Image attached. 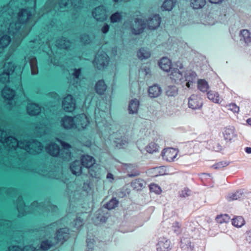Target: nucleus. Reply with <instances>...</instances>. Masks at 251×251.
Segmentation results:
<instances>
[{
    "label": "nucleus",
    "mask_w": 251,
    "mask_h": 251,
    "mask_svg": "<svg viewBox=\"0 0 251 251\" xmlns=\"http://www.w3.org/2000/svg\"><path fill=\"white\" fill-rule=\"evenodd\" d=\"M5 9V8H3V12L0 17V22L3 20L2 23L0 24V32L7 31L9 34L16 36L18 39L26 36L29 30L25 33H23L20 29L22 24L30 20L33 10L31 8L21 9L16 17L17 21L14 23L11 21L14 17L13 15L10 14L11 10L8 9V11L7 12Z\"/></svg>",
    "instance_id": "nucleus-1"
},
{
    "label": "nucleus",
    "mask_w": 251,
    "mask_h": 251,
    "mask_svg": "<svg viewBox=\"0 0 251 251\" xmlns=\"http://www.w3.org/2000/svg\"><path fill=\"white\" fill-rule=\"evenodd\" d=\"M9 141L10 144L12 143L11 146L15 148L14 150L24 149L30 154L39 153L43 149L41 143L36 140H33L31 142L27 141H18L15 138L10 137L7 142Z\"/></svg>",
    "instance_id": "nucleus-2"
},
{
    "label": "nucleus",
    "mask_w": 251,
    "mask_h": 251,
    "mask_svg": "<svg viewBox=\"0 0 251 251\" xmlns=\"http://www.w3.org/2000/svg\"><path fill=\"white\" fill-rule=\"evenodd\" d=\"M58 141L61 145L63 150L60 151L57 145L50 144L46 148L47 152L53 156L59 155L63 159L69 160L71 157V152L69 151L71 147L70 145L61 140H58Z\"/></svg>",
    "instance_id": "nucleus-3"
},
{
    "label": "nucleus",
    "mask_w": 251,
    "mask_h": 251,
    "mask_svg": "<svg viewBox=\"0 0 251 251\" xmlns=\"http://www.w3.org/2000/svg\"><path fill=\"white\" fill-rule=\"evenodd\" d=\"M14 69L15 66L13 63H5L3 66V72L0 74V82L3 83L8 82L9 76L14 72Z\"/></svg>",
    "instance_id": "nucleus-4"
},
{
    "label": "nucleus",
    "mask_w": 251,
    "mask_h": 251,
    "mask_svg": "<svg viewBox=\"0 0 251 251\" xmlns=\"http://www.w3.org/2000/svg\"><path fill=\"white\" fill-rule=\"evenodd\" d=\"M93 63L98 69H103L108 64V56L104 52H99L96 55Z\"/></svg>",
    "instance_id": "nucleus-5"
},
{
    "label": "nucleus",
    "mask_w": 251,
    "mask_h": 251,
    "mask_svg": "<svg viewBox=\"0 0 251 251\" xmlns=\"http://www.w3.org/2000/svg\"><path fill=\"white\" fill-rule=\"evenodd\" d=\"M177 67L178 68H174L172 70L171 74L170 75V78L176 83H183L184 82V77H183V71L181 70L183 69V66L181 63H178Z\"/></svg>",
    "instance_id": "nucleus-6"
},
{
    "label": "nucleus",
    "mask_w": 251,
    "mask_h": 251,
    "mask_svg": "<svg viewBox=\"0 0 251 251\" xmlns=\"http://www.w3.org/2000/svg\"><path fill=\"white\" fill-rule=\"evenodd\" d=\"M75 128L78 130L84 129L89 123L87 117L84 114H81L75 117Z\"/></svg>",
    "instance_id": "nucleus-7"
},
{
    "label": "nucleus",
    "mask_w": 251,
    "mask_h": 251,
    "mask_svg": "<svg viewBox=\"0 0 251 251\" xmlns=\"http://www.w3.org/2000/svg\"><path fill=\"white\" fill-rule=\"evenodd\" d=\"M92 15L97 21L103 22L107 19L106 9L103 6L95 8L92 12Z\"/></svg>",
    "instance_id": "nucleus-8"
},
{
    "label": "nucleus",
    "mask_w": 251,
    "mask_h": 251,
    "mask_svg": "<svg viewBox=\"0 0 251 251\" xmlns=\"http://www.w3.org/2000/svg\"><path fill=\"white\" fill-rule=\"evenodd\" d=\"M62 107L64 110L68 112L73 111L75 107V103L73 97L68 95L64 98L62 101Z\"/></svg>",
    "instance_id": "nucleus-9"
},
{
    "label": "nucleus",
    "mask_w": 251,
    "mask_h": 251,
    "mask_svg": "<svg viewBox=\"0 0 251 251\" xmlns=\"http://www.w3.org/2000/svg\"><path fill=\"white\" fill-rule=\"evenodd\" d=\"M145 27V23L144 20L136 18L132 26V33L135 35L140 34L143 31Z\"/></svg>",
    "instance_id": "nucleus-10"
},
{
    "label": "nucleus",
    "mask_w": 251,
    "mask_h": 251,
    "mask_svg": "<svg viewBox=\"0 0 251 251\" xmlns=\"http://www.w3.org/2000/svg\"><path fill=\"white\" fill-rule=\"evenodd\" d=\"M177 154V151L173 148L164 149L162 152V156L164 160L169 162L174 161Z\"/></svg>",
    "instance_id": "nucleus-11"
},
{
    "label": "nucleus",
    "mask_w": 251,
    "mask_h": 251,
    "mask_svg": "<svg viewBox=\"0 0 251 251\" xmlns=\"http://www.w3.org/2000/svg\"><path fill=\"white\" fill-rule=\"evenodd\" d=\"M61 126L66 129H70L75 128V117L70 116H64L62 118L60 121Z\"/></svg>",
    "instance_id": "nucleus-12"
},
{
    "label": "nucleus",
    "mask_w": 251,
    "mask_h": 251,
    "mask_svg": "<svg viewBox=\"0 0 251 251\" xmlns=\"http://www.w3.org/2000/svg\"><path fill=\"white\" fill-rule=\"evenodd\" d=\"M122 168L127 173V176L129 177L136 176L140 174V172L135 165L124 163L122 164Z\"/></svg>",
    "instance_id": "nucleus-13"
},
{
    "label": "nucleus",
    "mask_w": 251,
    "mask_h": 251,
    "mask_svg": "<svg viewBox=\"0 0 251 251\" xmlns=\"http://www.w3.org/2000/svg\"><path fill=\"white\" fill-rule=\"evenodd\" d=\"M197 78V74L193 71H188L184 74V82H186V86L191 88Z\"/></svg>",
    "instance_id": "nucleus-14"
},
{
    "label": "nucleus",
    "mask_w": 251,
    "mask_h": 251,
    "mask_svg": "<svg viewBox=\"0 0 251 251\" xmlns=\"http://www.w3.org/2000/svg\"><path fill=\"white\" fill-rule=\"evenodd\" d=\"M161 18L158 15H154L150 17L147 21L148 28L155 29L158 27L161 23Z\"/></svg>",
    "instance_id": "nucleus-15"
},
{
    "label": "nucleus",
    "mask_w": 251,
    "mask_h": 251,
    "mask_svg": "<svg viewBox=\"0 0 251 251\" xmlns=\"http://www.w3.org/2000/svg\"><path fill=\"white\" fill-rule=\"evenodd\" d=\"M188 105L190 108L193 109H196L202 106V102L199 97L192 95L189 99Z\"/></svg>",
    "instance_id": "nucleus-16"
},
{
    "label": "nucleus",
    "mask_w": 251,
    "mask_h": 251,
    "mask_svg": "<svg viewBox=\"0 0 251 251\" xmlns=\"http://www.w3.org/2000/svg\"><path fill=\"white\" fill-rule=\"evenodd\" d=\"M68 231V230L67 228H60L57 230L54 238L55 244L59 242L62 243L68 239L69 237Z\"/></svg>",
    "instance_id": "nucleus-17"
},
{
    "label": "nucleus",
    "mask_w": 251,
    "mask_h": 251,
    "mask_svg": "<svg viewBox=\"0 0 251 251\" xmlns=\"http://www.w3.org/2000/svg\"><path fill=\"white\" fill-rule=\"evenodd\" d=\"M170 250V242L165 237H161L157 244L158 251H169Z\"/></svg>",
    "instance_id": "nucleus-18"
},
{
    "label": "nucleus",
    "mask_w": 251,
    "mask_h": 251,
    "mask_svg": "<svg viewBox=\"0 0 251 251\" xmlns=\"http://www.w3.org/2000/svg\"><path fill=\"white\" fill-rule=\"evenodd\" d=\"M161 88L158 85H153L150 86L148 89L149 96L151 98L159 97L161 95Z\"/></svg>",
    "instance_id": "nucleus-19"
},
{
    "label": "nucleus",
    "mask_w": 251,
    "mask_h": 251,
    "mask_svg": "<svg viewBox=\"0 0 251 251\" xmlns=\"http://www.w3.org/2000/svg\"><path fill=\"white\" fill-rule=\"evenodd\" d=\"M80 162L84 167L90 168L95 164V160L92 156L90 155H83Z\"/></svg>",
    "instance_id": "nucleus-20"
},
{
    "label": "nucleus",
    "mask_w": 251,
    "mask_h": 251,
    "mask_svg": "<svg viewBox=\"0 0 251 251\" xmlns=\"http://www.w3.org/2000/svg\"><path fill=\"white\" fill-rule=\"evenodd\" d=\"M27 112L30 115H36L41 112L40 106L36 103H30L27 104Z\"/></svg>",
    "instance_id": "nucleus-21"
},
{
    "label": "nucleus",
    "mask_w": 251,
    "mask_h": 251,
    "mask_svg": "<svg viewBox=\"0 0 251 251\" xmlns=\"http://www.w3.org/2000/svg\"><path fill=\"white\" fill-rule=\"evenodd\" d=\"M70 169L73 174L76 176L80 175L82 173V165L80 161H74L70 165Z\"/></svg>",
    "instance_id": "nucleus-22"
},
{
    "label": "nucleus",
    "mask_w": 251,
    "mask_h": 251,
    "mask_svg": "<svg viewBox=\"0 0 251 251\" xmlns=\"http://www.w3.org/2000/svg\"><path fill=\"white\" fill-rule=\"evenodd\" d=\"M160 68L165 72H168L171 69V62L167 57H163L159 62Z\"/></svg>",
    "instance_id": "nucleus-23"
},
{
    "label": "nucleus",
    "mask_w": 251,
    "mask_h": 251,
    "mask_svg": "<svg viewBox=\"0 0 251 251\" xmlns=\"http://www.w3.org/2000/svg\"><path fill=\"white\" fill-rule=\"evenodd\" d=\"M240 41L245 44L251 43V33L247 29H243L240 32Z\"/></svg>",
    "instance_id": "nucleus-24"
},
{
    "label": "nucleus",
    "mask_w": 251,
    "mask_h": 251,
    "mask_svg": "<svg viewBox=\"0 0 251 251\" xmlns=\"http://www.w3.org/2000/svg\"><path fill=\"white\" fill-rule=\"evenodd\" d=\"M12 137V136H9L7 138L5 137V133L1 129H0V142L3 143V146L7 148L9 150H14L15 148L11 146L12 143L9 144V142H7L9 138ZM9 142H10L9 141Z\"/></svg>",
    "instance_id": "nucleus-25"
},
{
    "label": "nucleus",
    "mask_w": 251,
    "mask_h": 251,
    "mask_svg": "<svg viewBox=\"0 0 251 251\" xmlns=\"http://www.w3.org/2000/svg\"><path fill=\"white\" fill-rule=\"evenodd\" d=\"M139 106V101L135 99L132 100L128 105V111L130 114H134L137 113Z\"/></svg>",
    "instance_id": "nucleus-26"
},
{
    "label": "nucleus",
    "mask_w": 251,
    "mask_h": 251,
    "mask_svg": "<svg viewBox=\"0 0 251 251\" xmlns=\"http://www.w3.org/2000/svg\"><path fill=\"white\" fill-rule=\"evenodd\" d=\"M17 208L19 213V216H23L28 212L26 211L28 208L24 203L21 197L18 198Z\"/></svg>",
    "instance_id": "nucleus-27"
},
{
    "label": "nucleus",
    "mask_w": 251,
    "mask_h": 251,
    "mask_svg": "<svg viewBox=\"0 0 251 251\" xmlns=\"http://www.w3.org/2000/svg\"><path fill=\"white\" fill-rule=\"evenodd\" d=\"M26 58H27L29 61L32 75H34L37 74L38 70L36 58L34 56H30L28 58H25V59H26Z\"/></svg>",
    "instance_id": "nucleus-28"
},
{
    "label": "nucleus",
    "mask_w": 251,
    "mask_h": 251,
    "mask_svg": "<svg viewBox=\"0 0 251 251\" xmlns=\"http://www.w3.org/2000/svg\"><path fill=\"white\" fill-rule=\"evenodd\" d=\"M107 86L103 80L98 81L95 85V90L99 95H103L106 90Z\"/></svg>",
    "instance_id": "nucleus-29"
},
{
    "label": "nucleus",
    "mask_w": 251,
    "mask_h": 251,
    "mask_svg": "<svg viewBox=\"0 0 251 251\" xmlns=\"http://www.w3.org/2000/svg\"><path fill=\"white\" fill-rule=\"evenodd\" d=\"M1 94L4 99L9 100H12L15 95V91L7 86L3 89Z\"/></svg>",
    "instance_id": "nucleus-30"
},
{
    "label": "nucleus",
    "mask_w": 251,
    "mask_h": 251,
    "mask_svg": "<svg viewBox=\"0 0 251 251\" xmlns=\"http://www.w3.org/2000/svg\"><path fill=\"white\" fill-rule=\"evenodd\" d=\"M151 54L149 50L144 48L140 49L137 53L138 57L141 60L149 58Z\"/></svg>",
    "instance_id": "nucleus-31"
},
{
    "label": "nucleus",
    "mask_w": 251,
    "mask_h": 251,
    "mask_svg": "<svg viewBox=\"0 0 251 251\" xmlns=\"http://www.w3.org/2000/svg\"><path fill=\"white\" fill-rule=\"evenodd\" d=\"M71 43L64 38L59 39L56 42V46L60 49H67L71 46Z\"/></svg>",
    "instance_id": "nucleus-32"
},
{
    "label": "nucleus",
    "mask_w": 251,
    "mask_h": 251,
    "mask_svg": "<svg viewBox=\"0 0 251 251\" xmlns=\"http://www.w3.org/2000/svg\"><path fill=\"white\" fill-rule=\"evenodd\" d=\"M206 0H190V6L195 9L202 8L206 4Z\"/></svg>",
    "instance_id": "nucleus-33"
},
{
    "label": "nucleus",
    "mask_w": 251,
    "mask_h": 251,
    "mask_svg": "<svg viewBox=\"0 0 251 251\" xmlns=\"http://www.w3.org/2000/svg\"><path fill=\"white\" fill-rule=\"evenodd\" d=\"M145 184V183L143 179L138 178L133 180L131 182V185L135 190L139 191L143 189L144 187Z\"/></svg>",
    "instance_id": "nucleus-34"
},
{
    "label": "nucleus",
    "mask_w": 251,
    "mask_h": 251,
    "mask_svg": "<svg viewBox=\"0 0 251 251\" xmlns=\"http://www.w3.org/2000/svg\"><path fill=\"white\" fill-rule=\"evenodd\" d=\"M207 97L215 103H219L221 101L219 94L215 92L209 91L207 93Z\"/></svg>",
    "instance_id": "nucleus-35"
},
{
    "label": "nucleus",
    "mask_w": 251,
    "mask_h": 251,
    "mask_svg": "<svg viewBox=\"0 0 251 251\" xmlns=\"http://www.w3.org/2000/svg\"><path fill=\"white\" fill-rule=\"evenodd\" d=\"M175 0H165L163 3L161 8L163 10L170 11L174 6Z\"/></svg>",
    "instance_id": "nucleus-36"
},
{
    "label": "nucleus",
    "mask_w": 251,
    "mask_h": 251,
    "mask_svg": "<svg viewBox=\"0 0 251 251\" xmlns=\"http://www.w3.org/2000/svg\"><path fill=\"white\" fill-rule=\"evenodd\" d=\"M232 225L237 227H240L245 224L244 218L241 216H237L232 219Z\"/></svg>",
    "instance_id": "nucleus-37"
},
{
    "label": "nucleus",
    "mask_w": 251,
    "mask_h": 251,
    "mask_svg": "<svg viewBox=\"0 0 251 251\" xmlns=\"http://www.w3.org/2000/svg\"><path fill=\"white\" fill-rule=\"evenodd\" d=\"M198 88L201 92H205L209 89V85L205 80L200 79L198 82Z\"/></svg>",
    "instance_id": "nucleus-38"
},
{
    "label": "nucleus",
    "mask_w": 251,
    "mask_h": 251,
    "mask_svg": "<svg viewBox=\"0 0 251 251\" xmlns=\"http://www.w3.org/2000/svg\"><path fill=\"white\" fill-rule=\"evenodd\" d=\"M224 135L226 140L231 141L234 136L233 129L232 128H226L224 132Z\"/></svg>",
    "instance_id": "nucleus-39"
},
{
    "label": "nucleus",
    "mask_w": 251,
    "mask_h": 251,
    "mask_svg": "<svg viewBox=\"0 0 251 251\" xmlns=\"http://www.w3.org/2000/svg\"><path fill=\"white\" fill-rule=\"evenodd\" d=\"M11 38L9 36L3 35L0 38V49L6 47L10 43Z\"/></svg>",
    "instance_id": "nucleus-40"
},
{
    "label": "nucleus",
    "mask_w": 251,
    "mask_h": 251,
    "mask_svg": "<svg viewBox=\"0 0 251 251\" xmlns=\"http://www.w3.org/2000/svg\"><path fill=\"white\" fill-rule=\"evenodd\" d=\"M118 204V200L116 198H113L107 203L104 204V207L108 210H111L117 207Z\"/></svg>",
    "instance_id": "nucleus-41"
},
{
    "label": "nucleus",
    "mask_w": 251,
    "mask_h": 251,
    "mask_svg": "<svg viewBox=\"0 0 251 251\" xmlns=\"http://www.w3.org/2000/svg\"><path fill=\"white\" fill-rule=\"evenodd\" d=\"M55 244V242H52L48 240L42 242L40 248L43 251H47L50 249L51 247Z\"/></svg>",
    "instance_id": "nucleus-42"
},
{
    "label": "nucleus",
    "mask_w": 251,
    "mask_h": 251,
    "mask_svg": "<svg viewBox=\"0 0 251 251\" xmlns=\"http://www.w3.org/2000/svg\"><path fill=\"white\" fill-rule=\"evenodd\" d=\"M146 150L148 152L153 153L158 151V146L156 143L151 142L146 147Z\"/></svg>",
    "instance_id": "nucleus-43"
},
{
    "label": "nucleus",
    "mask_w": 251,
    "mask_h": 251,
    "mask_svg": "<svg viewBox=\"0 0 251 251\" xmlns=\"http://www.w3.org/2000/svg\"><path fill=\"white\" fill-rule=\"evenodd\" d=\"M181 246L182 248L184 250L187 249L190 251H192L193 247L191 246L190 240L188 238H184L181 240Z\"/></svg>",
    "instance_id": "nucleus-44"
},
{
    "label": "nucleus",
    "mask_w": 251,
    "mask_h": 251,
    "mask_svg": "<svg viewBox=\"0 0 251 251\" xmlns=\"http://www.w3.org/2000/svg\"><path fill=\"white\" fill-rule=\"evenodd\" d=\"M216 221L219 224L228 223L229 221L230 217L227 214L220 215L216 217Z\"/></svg>",
    "instance_id": "nucleus-45"
},
{
    "label": "nucleus",
    "mask_w": 251,
    "mask_h": 251,
    "mask_svg": "<svg viewBox=\"0 0 251 251\" xmlns=\"http://www.w3.org/2000/svg\"><path fill=\"white\" fill-rule=\"evenodd\" d=\"M122 18V15L120 12H116L111 15L110 17V21L112 23L119 22Z\"/></svg>",
    "instance_id": "nucleus-46"
},
{
    "label": "nucleus",
    "mask_w": 251,
    "mask_h": 251,
    "mask_svg": "<svg viewBox=\"0 0 251 251\" xmlns=\"http://www.w3.org/2000/svg\"><path fill=\"white\" fill-rule=\"evenodd\" d=\"M242 196V193L240 191H237L235 193L229 195L228 199L230 201L237 200L240 199Z\"/></svg>",
    "instance_id": "nucleus-47"
},
{
    "label": "nucleus",
    "mask_w": 251,
    "mask_h": 251,
    "mask_svg": "<svg viewBox=\"0 0 251 251\" xmlns=\"http://www.w3.org/2000/svg\"><path fill=\"white\" fill-rule=\"evenodd\" d=\"M115 143L117 144V146L120 148L127 144L128 143V141L126 138L124 137L122 139H116V140L115 141Z\"/></svg>",
    "instance_id": "nucleus-48"
},
{
    "label": "nucleus",
    "mask_w": 251,
    "mask_h": 251,
    "mask_svg": "<svg viewBox=\"0 0 251 251\" xmlns=\"http://www.w3.org/2000/svg\"><path fill=\"white\" fill-rule=\"evenodd\" d=\"M150 189L151 192L159 194L161 193V190L159 186L155 184H151Z\"/></svg>",
    "instance_id": "nucleus-49"
},
{
    "label": "nucleus",
    "mask_w": 251,
    "mask_h": 251,
    "mask_svg": "<svg viewBox=\"0 0 251 251\" xmlns=\"http://www.w3.org/2000/svg\"><path fill=\"white\" fill-rule=\"evenodd\" d=\"M166 94L168 96H174L177 94V90L175 87H169L166 91Z\"/></svg>",
    "instance_id": "nucleus-50"
},
{
    "label": "nucleus",
    "mask_w": 251,
    "mask_h": 251,
    "mask_svg": "<svg viewBox=\"0 0 251 251\" xmlns=\"http://www.w3.org/2000/svg\"><path fill=\"white\" fill-rule=\"evenodd\" d=\"M229 164L227 162L221 161L212 166V167L215 169H219L224 168Z\"/></svg>",
    "instance_id": "nucleus-51"
},
{
    "label": "nucleus",
    "mask_w": 251,
    "mask_h": 251,
    "mask_svg": "<svg viewBox=\"0 0 251 251\" xmlns=\"http://www.w3.org/2000/svg\"><path fill=\"white\" fill-rule=\"evenodd\" d=\"M83 224V220L80 217L76 218L74 221V225L76 228L81 226Z\"/></svg>",
    "instance_id": "nucleus-52"
},
{
    "label": "nucleus",
    "mask_w": 251,
    "mask_h": 251,
    "mask_svg": "<svg viewBox=\"0 0 251 251\" xmlns=\"http://www.w3.org/2000/svg\"><path fill=\"white\" fill-rule=\"evenodd\" d=\"M10 225V221L0 219V226H3L4 228H7Z\"/></svg>",
    "instance_id": "nucleus-53"
},
{
    "label": "nucleus",
    "mask_w": 251,
    "mask_h": 251,
    "mask_svg": "<svg viewBox=\"0 0 251 251\" xmlns=\"http://www.w3.org/2000/svg\"><path fill=\"white\" fill-rule=\"evenodd\" d=\"M229 109L234 112H238L239 111V107L237 106L235 103H231L229 104Z\"/></svg>",
    "instance_id": "nucleus-54"
},
{
    "label": "nucleus",
    "mask_w": 251,
    "mask_h": 251,
    "mask_svg": "<svg viewBox=\"0 0 251 251\" xmlns=\"http://www.w3.org/2000/svg\"><path fill=\"white\" fill-rule=\"evenodd\" d=\"M180 196L181 198H185L190 195V190L187 188H185L180 192Z\"/></svg>",
    "instance_id": "nucleus-55"
},
{
    "label": "nucleus",
    "mask_w": 251,
    "mask_h": 251,
    "mask_svg": "<svg viewBox=\"0 0 251 251\" xmlns=\"http://www.w3.org/2000/svg\"><path fill=\"white\" fill-rule=\"evenodd\" d=\"M81 41L84 44L89 43L90 42V39L89 36L86 34H83L80 37Z\"/></svg>",
    "instance_id": "nucleus-56"
},
{
    "label": "nucleus",
    "mask_w": 251,
    "mask_h": 251,
    "mask_svg": "<svg viewBox=\"0 0 251 251\" xmlns=\"http://www.w3.org/2000/svg\"><path fill=\"white\" fill-rule=\"evenodd\" d=\"M43 206L42 204H39L37 201H34L31 203L30 207L32 209H40Z\"/></svg>",
    "instance_id": "nucleus-57"
},
{
    "label": "nucleus",
    "mask_w": 251,
    "mask_h": 251,
    "mask_svg": "<svg viewBox=\"0 0 251 251\" xmlns=\"http://www.w3.org/2000/svg\"><path fill=\"white\" fill-rule=\"evenodd\" d=\"M70 0H60L58 3L59 8L61 9L66 7Z\"/></svg>",
    "instance_id": "nucleus-58"
},
{
    "label": "nucleus",
    "mask_w": 251,
    "mask_h": 251,
    "mask_svg": "<svg viewBox=\"0 0 251 251\" xmlns=\"http://www.w3.org/2000/svg\"><path fill=\"white\" fill-rule=\"evenodd\" d=\"M81 74V69H75L73 71V73H72L73 76L75 78H78L79 76Z\"/></svg>",
    "instance_id": "nucleus-59"
},
{
    "label": "nucleus",
    "mask_w": 251,
    "mask_h": 251,
    "mask_svg": "<svg viewBox=\"0 0 251 251\" xmlns=\"http://www.w3.org/2000/svg\"><path fill=\"white\" fill-rule=\"evenodd\" d=\"M109 30V26L107 24H104L101 28V31L103 34L107 33Z\"/></svg>",
    "instance_id": "nucleus-60"
},
{
    "label": "nucleus",
    "mask_w": 251,
    "mask_h": 251,
    "mask_svg": "<svg viewBox=\"0 0 251 251\" xmlns=\"http://www.w3.org/2000/svg\"><path fill=\"white\" fill-rule=\"evenodd\" d=\"M213 148L215 151H220L222 150V146L219 143H215Z\"/></svg>",
    "instance_id": "nucleus-61"
},
{
    "label": "nucleus",
    "mask_w": 251,
    "mask_h": 251,
    "mask_svg": "<svg viewBox=\"0 0 251 251\" xmlns=\"http://www.w3.org/2000/svg\"><path fill=\"white\" fill-rule=\"evenodd\" d=\"M7 251H22V249L19 246H14L9 247Z\"/></svg>",
    "instance_id": "nucleus-62"
},
{
    "label": "nucleus",
    "mask_w": 251,
    "mask_h": 251,
    "mask_svg": "<svg viewBox=\"0 0 251 251\" xmlns=\"http://www.w3.org/2000/svg\"><path fill=\"white\" fill-rule=\"evenodd\" d=\"M35 249L32 246H26L23 249L22 251H35Z\"/></svg>",
    "instance_id": "nucleus-63"
},
{
    "label": "nucleus",
    "mask_w": 251,
    "mask_h": 251,
    "mask_svg": "<svg viewBox=\"0 0 251 251\" xmlns=\"http://www.w3.org/2000/svg\"><path fill=\"white\" fill-rule=\"evenodd\" d=\"M246 234V240L249 244H251V230L247 231Z\"/></svg>",
    "instance_id": "nucleus-64"
}]
</instances>
